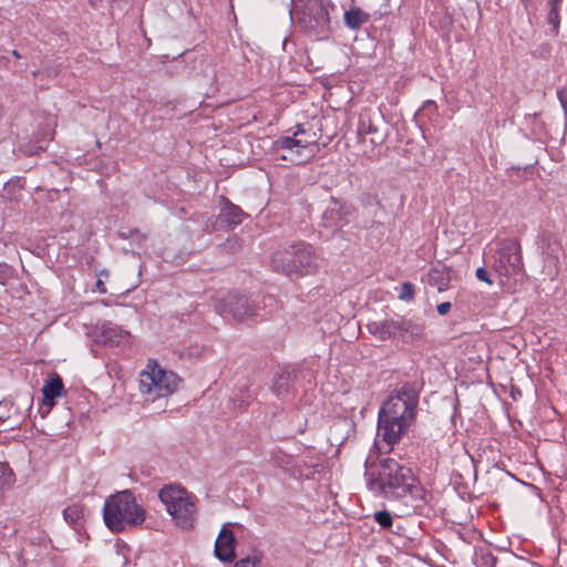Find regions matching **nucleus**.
Instances as JSON below:
<instances>
[{"instance_id":"1","label":"nucleus","mask_w":567,"mask_h":567,"mask_svg":"<svg viewBox=\"0 0 567 567\" xmlns=\"http://www.w3.org/2000/svg\"><path fill=\"white\" fill-rule=\"evenodd\" d=\"M389 404L390 398L383 401L379 411L378 434L373 446L377 456L374 457V452L371 451L365 461L368 487L370 491L379 494H386V489L390 486V472H388L390 457H383L379 461V464H375V458H378L379 455L390 453Z\"/></svg>"},{"instance_id":"2","label":"nucleus","mask_w":567,"mask_h":567,"mask_svg":"<svg viewBox=\"0 0 567 567\" xmlns=\"http://www.w3.org/2000/svg\"><path fill=\"white\" fill-rule=\"evenodd\" d=\"M425 503V489L412 468L400 464L392 466V515L409 516Z\"/></svg>"},{"instance_id":"3","label":"nucleus","mask_w":567,"mask_h":567,"mask_svg":"<svg viewBox=\"0 0 567 567\" xmlns=\"http://www.w3.org/2000/svg\"><path fill=\"white\" fill-rule=\"evenodd\" d=\"M420 391L415 383H396L392 390V447L415 424L419 412Z\"/></svg>"},{"instance_id":"4","label":"nucleus","mask_w":567,"mask_h":567,"mask_svg":"<svg viewBox=\"0 0 567 567\" xmlns=\"http://www.w3.org/2000/svg\"><path fill=\"white\" fill-rule=\"evenodd\" d=\"M146 518L145 509L136 503L134 494L128 491L117 492L105 499L103 519L113 533H120L127 526H138Z\"/></svg>"},{"instance_id":"5","label":"nucleus","mask_w":567,"mask_h":567,"mask_svg":"<svg viewBox=\"0 0 567 567\" xmlns=\"http://www.w3.org/2000/svg\"><path fill=\"white\" fill-rule=\"evenodd\" d=\"M275 271L287 276H305L318 269L317 255L313 247L305 241L291 244L277 250L271 258Z\"/></svg>"},{"instance_id":"6","label":"nucleus","mask_w":567,"mask_h":567,"mask_svg":"<svg viewBox=\"0 0 567 567\" xmlns=\"http://www.w3.org/2000/svg\"><path fill=\"white\" fill-rule=\"evenodd\" d=\"M328 4L324 0H291L289 14L305 31L323 34L330 30Z\"/></svg>"},{"instance_id":"7","label":"nucleus","mask_w":567,"mask_h":567,"mask_svg":"<svg viewBox=\"0 0 567 567\" xmlns=\"http://www.w3.org/2000/svg\"><path fill=\"white\" fill-rule=\"evenodd\" d=\"M158 497L179 528L194 527L196 506L193 496L185 488L167 485L159 491Z\"/></svg>"},{"instance_id":"8","label":"nucleus","mask_w":567,"mask_h":567,"mask_svg":"<svg viewBox=\"0 0 567 567\" xmlns=\"http://www.w3.org/2000/svg\"><path fill=\"white\" fill-rule=\"evenodd\" d=\"M181 378L173 371L161 368L155 361H150L140 375V391L148 400L155 401L174 393Z\"/></svg>"},{"instance_id":"9","label":"nucleus","mask_w":567,"mask_h":567,"mask_svg":"<svg viewBox=\"0 0 567 567\" xmlns=\"http://www.w3.org/2000/svg\"><path fill=\"white\" fill-rule=\"evenodd\" d=\"M306 130L302 125H298L297 130L293 132L292 136H282L279 137L274 143L275 151H286L287 154L281 155V159L290 161L297 165L305 164L308 161L312 159L318 150V143L316 140V133H313L312 138L300 137L299 135H305Z\"/></svg>"},{"instance_id":"10","label":"nucleus","mask_w":567,"mask_h":567,"mask_svg":"<svg viewBox=\"0 0 567 567\" xmlns=\"http://www.w3.org/2000/svg\"><path fill=\"white\" fill-rule=\"evenodd\" d=\"M493 269L499 277L506 279L524 275L522 248L518 239L506 238L499 241Z\"/></svg>"},{"instance_id":"11","label":"nucleus","mask_w":567,"mask_h":567,"mask_svg":"<svg viewBox=\"0 0 567 567\" xmlns=\"http://www.w3.org/2000/svg\"><path fill=\"white\" fill-rule=\"evenodd\" d=\"M216 311L224 317H231L236 321L259 316V303L237 291H229L215 300Z\"/></svg>"},{"instance_id":"12","label":"nucleus","mask_w":567,"mask_h":567,"mask_svg":"<svg viewBox=\"0 0 567 567\" xmlns=\"http://www.w3.org/2000/svg\"><path fill=\"white\" fill-rule=\"evenodd\" d=\"M353 213L354 209L351 205L341 202L336 197H330L329 203L321 215L320 225L323 228L336 233L350 223Z\"/></svg>"},{"instance_id":"13","label":"nucleus","mask_w":567,"mask_h":567,"mask_svg":"<svg viewBox=\"0 0 567 567\" xmlns=\"http://www.w3.org/2000/svg\"><path fill=\"white\" fill-rule=\"evenodd\" d=\"M247 215L239 206L233 204L228 199H225V204L220 208L216 218V227L223 230L234 229L243 223V219Z\"/></svg>"},{"instance_id":"14","label":"nucleus","mask_w":567,"mask_h":567,"mask_svg":"<svg viewBox=\"0 0 567 567\" xmlns=\"http://www.w3.org/2000/svg\"><path fill=\"white\" fill-rule=\"evenodd\" d=\"M63 392L64 385L60 375L54 374L44 382L42 386L43 401L40 408L43 417L51 411L55 404V399L61 396Z\"/></svg>"},{"instance_id":"15","label":"nucleus","mask_w":567,"mask_h":567,"mask_svg":"<svg viewBox=\"0 0 567 567\" xmlns=\"http://www.w3.org/2000/svg\"><path fill=\"white\" fill-rule=\"evenodd\" d=\"M235 535L224 526L215 542V556L221 561H233L235 555Z\"/></svg>"},{"instance_id":"16","label":"nucleus","mask_w":567,"mask_h":567,"mask_svg":"<svg viewBox=\"0 0 567 567\" xmlns=\"http://www.w3.org/2000/svg\"><path fill=\"white\" fill-rule=\"evenodd\" d=\"M33 396L31 393L18 394L17 403L12 400L4 399L0 402V422H6L13 416H22V413L19 411V405H23L25 410H30L32 408Z\"/></svg>"},{"instance_id":"17","label":"nucleus","mask_w":567,"mask_h":567,"mask_svg":"<svg viewBox=\"0 0 567 567\" xmlns=\"http://www.w3.org/2000/svg\"><path fill=\"white\" fill-rule=\"evenodd\" d=\"M100 339L104 344L110 346H121L128 342L131 334L128 331L124 330L122 327L111 322H103L100 328Z\"/></svg>"},{"instance_id":"18","label":"nucleus","mask_w":567,"mask_h":567,"mask_svg":"<svg viewBox=\"0 0 567 567\" xmlns=\"http://www.w3.org/2000/svg\"><path fill=\"white\" fill-rule=\"evenodd\" d=\"M293 374L291 371L285 369L277 373L271 390L279 399H287L292 389Z\"/></svg>"},{"instance_id":"19","label":"nucleus","mask_w":567,"mask_h":567,"mask_svg":"<svg viewBox=\"0 0 567 567\" xmlns=\"http://www.w3.org/2000/svg\"><path fill=\"white\" fill-rule=\"evenodd\" d=\"M63 517L76 533H80L84 528L85 508L80 504H72L64 508Z\"/></svg>"},{"instance_id":"20","label":"nucleus","mask_w":567,"mask_h":567,"mask_svg":"<svg viewBox=\"0 0 567 567\" xmlns=\"http://www.w3.org/2000/svg\"><path fill=\"white\" fill-rule=\"evenodd\" d=\"M451 281V270L445 267H434L427 272V284L435 286L439 292H443L449 289Z\"/></svg>"},{"instance_id":"21","label":"nucleus","mask_w":567,"mask_h":567,"mask_svg":"<svg viewBox=\"0 0 567 567\" xmlns=\"http://www.w3.org/2000/svg\"><path fill=\"white\" fill-rule=\"evenodd\" d=\"M367 20L368 16L360 8H352L344 12V23L350 29H359Z\"/></svg>"},{"instance_id":"22","label":"nucleus","mask_w":567,"mask_h":567,"mask_svg":"<svg viewBox=\"0 0 567 567\" xmlns=\"http://www.w3.org/2000/svg\"><path fill=\"white\" fill-rule=\"evenodd\" d=\"M563 0H547V4L549 7V11L547 14V22L551 25L553 31L555 33L558 32L560 24V7Z\"/></svg>"},{"instance_id":"23","label":"nucleus","mask_w":567,"mask_h":567,"mask_svg":"<svg viewBox=\"0 0 567 567\" xmlns=\"http://www.w3.org/2000/svg\"><path fill=\"white\" fill-rule=\"evenodd\" d=\"M16 482L12 468L6 462H0V492L10 488Z\"/></svg>"},{"instance_id":"24","label":"nucleus","mask_w":567,"mask_h":567,"mask_svg":"<svg viewBox=\"0 0 567 567\" xmlns=\"http://www.w3.org/2000/svg\"><path fill=\"white\" fill-rule=\"evenodd\" d=\"M398 292V299L403 302H411L415 297V286L410 281L402 282L399 287H395Z\"/></svg>"},{"instance_id":"25","label":"nucleus","mask_w":567,"mask_h":567,"mask_svg":"<svg viewBox=\"0 0 567 567\" xmlns=\"http://www.w3.org/2000/svg\"><path fill=\"white\" fill-rule=\"evenodd\" d=\"M398 329L403 333L410 334L412 339H419L424 334L425 327L422 323L405 321L402 322Z\"/></svg>"},{"instance_id":"26","label":"nucleus","mask_w":567,"mask_h":567,"mask_svg":"<svg viewBox=\"0 0 567 567\" xmlns=\"http://www.w3.org/2000/svg\"><path fill=\"white\" fill-rule=\"evenodd\" d=\"M369 328L374 334H379L380 340H386L388 338H390V330L384 324L379 327L377 322H372L369 324Z\"/></svg>"},{"instance_id":"27","label":"nucleus","mask_w":567,"mask_h":567,"mask_svg":"<svg viewBox=\"0 0 567 567\" xmlns=\"http://www.w3.org/2000/svg\"><path fill=\"white\" fill-rule=\"evenodd\" d=\"M375 520L384 528L390 527V512L381 511L375 513Z\"/></svg>"},{"instance_id":"28","label":"nucleus","mask_w":567,"mask_h":567,"mask_svg":"<svg viewBox=\"0 0 567 567\" xmlns=\"http://www.w3.org/2000/svg\"><path fill=\"white\" fill-rule=\"evenodd\" d=\"M259 563L256 557H245L235 563V567H255Z\"/></svg>"},{"instance_id":"29","label":"nucleus","mask_w":567,"mask_h":567,"mask_svg":"<svg viewBox=\"0 0 567 567\" xmlns=\"http://www.w3.org/2000/svg\"><path fill=\"white\" fill-rule=\"evenodd\" d=\"M475 275L478 280L484 281L489 286L493 285V280L491 279L489 274L486 270V268H484V267L477 268Z\"/></svg>"},{"instance_id":"30","label":"nucleus","mask_w":567,"mask_h":567,"mask_svg":"<svg viewBox=\"0 0 567 567\" xmlns=\"http://www.w3.org/2000/svg\"><path fill=\"white\" fill-rule=\"evenodd\" d=\"M557 97H558L560 105L564 110V113L567 117V87L558 90Z\"/></svg>"},{"instance_id":"31","label":"nucleus","mask_w":567,"mask_h":567,"mask_svg":"<svg viewBox=\"0 0 567 567\" xmlns=\"http://www.w3.org/2000/svg\"><path fill=\"white\" fill-rule=\"evenodd\" d=\"M451 308H452L451 302L445 301V302L437 305L436 310H437L439 315L445 316L450 312Z\"/></svg>"},{"instance_id":"32","label":"nucleus","mask_w":567,"mask_h":567,"mask_svg":"<svg viewBox=\"0 0 567 567\" xmlns=\"http://www.w3.org/2000/svg\"><path fill=\"white\" fill-rule=\"evenodd\" d=\"M437 109L435 102L433 101H426L424 104H423V107H422V112H429V113H432V112H435Z\"/></svg>"},{"instance_id":"33","label":"nucleus","mask_w":567,"mask_h":567,"mask_svg":"<svg viewBox=\"0 0 567 567\" xmlns=\"http://www.w3.org/2000/svg\"><path fill=\"white\" fill-rule=\"evenodd\" d=\"M10 268L8 266H3L2 269L0 270V284H4L6 280L9 278L10 276Z\"/></svg>"},{"instance_id":"34","label":"nucleus","mask_w":567,"mask_h":567,"mask_svg":"<svg viewBox=\"0 0 567 567\" xmlns=\"http://www.w3.org/2000/svg\"><path fill=\"white\" fill-rule=\"evenodd\" d=\"M540 239H542V243H543V244H544V243H547V248H548V250H549V249H550L551 251H554V250H555L554 248H551V243H550V240L553 239V236H551L550 234H548V233L543 234V235H542V237H540Z\"/></svg>"},{"instance_id":"35","label":"nucleus","mask_w":567,"mask_h":567,"mask_svg":"<svg viewBox=\"0 0 567 567\" xmlns=\"http://www.w3.org/2000/svg\"><path fill=\"white\" fill-rule=\"evenodd\" d=\"M406 558H408V557H406V555H405V554H403V553H398V554L395 555V558H394V559H392V564H394V563H395V565H399L400 563L404 564V563H405V560H406Z\"/></svg>"},{"instance_id":"36","label":"nucleus","mask_w":567,"mask_h":567,"mask_svg":"<svg viewBox=\"0 0 567 567\" xmlns=\"http://www.w3.org/2000/svg\"><path fill=\"white\" fill-rule=\"evenodd\" d=\"M95 286H96V289H97V291H99L100 293H106V287H105V284H104V281H103L101 278H99V279L96 280Z\"/></svg>"},{"instance_id":"37","label":"nucleus","mask_w":567,"mask_h":567,"mask_svg":"<svg viewBox=\"0 0 567 567\" xmlns=\"http://www.w3.org/2000/svg\"><path fill=\"white\" fill-rule=\"evenodd\" d=\"M249 401H250V396L249 395H247L245 398H241L239 403H238V406L239 408H245V406H247L249 404Z\"/></svg>"},{"instance_id":"38","label":"nucleus","mask_w":567,"mask_h":567,"mask_svg":"<svg viewBox=\"0 0 567 567\" xmlns=\"http://www.w3.org/2000/svg\"><path fill=\"white\" fill-rule=\"evenodd\" d=\"M101 0H89V3L92 8L97 9Z\"/></svg>"},{"instance_id":"39","label":"nucleus","mask_w":567,"mask_h":567,"mask_svg":"<svg viewBox=\"0 0 567 567\" xmlns=\"http://www.w3.org/2000/svg\"><path fill=\"white\" fill-rule=\"evenodd\" d=\"M12 55H13L14 58H17V59H20V58H21V54H20V53H19V51H17V50H13V51H12Z\"/></svg>"},{"instance_id":"40","label":"nucleus","mask_w":567,"mask_h":567,"mask_svg":"<svg viewBox=\"0 0 567 567\" xmlns=\"http://www.w3.org/2000/svg\"><path fill=\"white\" fill-rule=\"evenodd\" d=\"M532 0H520V2L524 4V7L527 9L528 8V3L530 2Z\"/></svg>"},{"instance_id":"41","label":"nucleus","mask_w":567,"mask_h":567,"mask_svg":"<svg viewBox=\"0 0 567 567\" xmlns=\"http://www.w3.org/2000/svg\"><path fill=\"white\" fill-rule=\"evenodd\" d=\"M100 276H104L105 278L109 277V271L107 270H102Z\"/></svg>"},{"instance_id":"42","label":"nucleus","mask_w":567,"mask_h":567,"mask_svg":"<svg viewBox=\"0 0 567 567\" xmlns=\"http://www.w3.org/2000/svg\"><path fill=\"white\" fill-rule=\"evenodd\" d=\"M391 544H392V546H395L396 548L400 546V544L395 543L394 538H392Z\"/></svg>"}]
</instances>
